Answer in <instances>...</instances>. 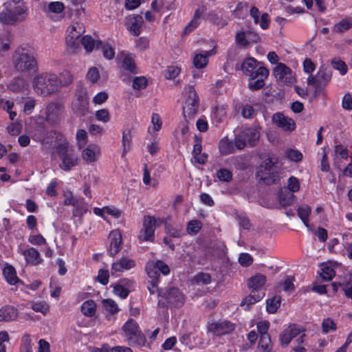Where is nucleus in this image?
Instances as JSON below:
<instances>
[{"label": "nucleus", "mask_w": 352, "mask_h": 352, "mask_svg": "<svg viewBox=\"0 0 352 352\" xmlns=\"http://www.w3.org/2000/svg\"><path fill=\"white\" fill-rule=\"evenodd\" d=\"M316 74L318 76V85L321 91H322L331 80L332 71L329 67L322 65L320 67Z\"/></svg>", "instance_id": "obj_25"}, {"label": "nucleus", "mask_w": 352, "mask_h": 352, "mask_svg": "<svg viewBox=\"0 0 352 352\" xmlns=\"http://www.w3.org/2000/svg\"><path fill=\"white\" fill-rule=\"evenodd\" d=\"M321 270L320 276L324 280H331L336 275L335 270L329 266H324Z\"/></svg>", "instance_id": "obj_56"}, {"label": "nucleus", "mask_w": 352, "mask_h": 352, "mask_svg": "<svg viewBox=\"0 0 352 352\" xmlns=\"http://www.w3.org/2000/svg\"><path fill=\"white\" fill-rule=\"evenodd\" d=\"M84 31V28L76 22H73L68 27L66 43L71 52H75L80 47L79 38Z\"/></svg>", "instance_id": "obj_10"}, {"label": "nucleus", "mask_w": 352, "mask_h": 352, "mask_svg": "<svg viewBox=\"0 0 352 352\" xmlns=\"http://www.w3.org/2000/svg\"><path fill=\"white\" fill-rule=\"evenodd\" d=\"M250 16L253 19L254 24H259L262 30H267L270 27V17L267 12L261 14L258 8L254 6L249 8Z\"/></svg>", "instance_id": "obj_14"}, {"label": "nucleus", "mask_w": 352, "mask_h": 352, "mask_svg": "<svg viewBox=\"0 0 352 352\" xmlns=\"http://www.w3.org/2000/svg\"><path fill=\"white\" fill-rule=\"evenodd\" d=\"M270 326V323L268 320H262L257 322L256 328L259 336L269 335Z\"/></svg>", "instance_id": "obj_60"}, {"label": "nucleus", "mask_w": 352, "mask_h": 352, "mask_svg": "<svg viewBox=\"0 0 352 352\" xmlns=\"http://www.w3.org/2000/svg\"><path fill=\"white\" fill-rule=\"evenodd\" d=\"M109 239L110 245L108 252L110 256H114L121 250L122 246V236L120 230H112L109 235Z\"/></svg>", "instance_id": "obj_16"}, {"label": "nucleus", "mask_w": 352, "mask_h": 352, "mask_svg": "<svg viewBox=\"0 0 352 352\" xmlns=\"http://www.w3.org/2000/svg\"><path fill=\"white\" fill-rule=\"evenodd\" d=\"M206 11V7L204 5L200 6L195 10L192 19L184 30L183 36L189 34L199 25L201 22L202 16Z\"/></svg>", "instance_id": "obj_18"}, {"label": "nucleus", "mask_w": 352, "mask_h": 352, "mask_svg": "<svg viewBox=\"0 0 352 352\" xmlns=\"http://www.w3.org/2000/svg\"><path fill=\"white\" fill-rule=\"evenodd\" d=\"M270 74L269 69L261 65L258 68L254 70L253 72L250 74L248 78V87L251 91H257L264 87L265 85V80L268 78Z\"/></svg>", "instance_id": "obj_8"}, {"label": "nucleus", "mask_w": 352, "mask_h": 352, "mask_svg": "<svg viewBox=\"0 0 352 352\" xmlns=\"http://www.w3.org/2000/svg\"><path fill=\"white\" fill-rule=\"evenodd\" d=\"M56 151L60 161L59 167L61 170L67 172L78 164L80 162L79 157L73 146L69 145L68 142H63L58 144L56 148Z\"/></svg>", "instance_id": "obj_5"}, {"label": "nucleus", "mask_w": 352, "mask_h": 352, "mask_svg": "<svg viewBox=\"0 0 352 352\" xmlns=\"http://www.w3.org/2000/svg\"><path fill=\"white\" fill-rule=\"evenodd\" d=\"M199 106V98L194 87L189 86L188 91V98L185 100L183 107V115L187 122L193 119L197 113Z\"/></svg>", "instance_id": "obj_7"}, {"label": "nucleus", "mask_w": 352, "mask_h": 352, "mask_svg": "<svg viewBox=\"0 0 352 352\" xmlns=\"http://www.w3.org/2000/svg\"><path fill=\"white\" fill-rule=\"evenodd\" d=\"M12 65L19 73L36 72L38 69V63L34 49L30 47H18L12 55Z\"/></svg>", "instance_id": "obj_1"}, {"label": "nucleus", "mask_w": 352, "mask_h": 352, "mask_svg": "<svg viewBox=\"0 0 352 352\" xmlns=\"http://www.w3.org/2000/svg\"><path fill=\"white\" fill-rule=\"evenodd\" d=\"M9 89L14 92H19L26 89L27 83L25 80L21 77L14 78L8 85Z\"/></svg>", "instance_id": "obj_42"}, {"label": "nucleus", "mask_w": 352, "mask_h": 352, "mask_svg": "<svg viewBox=\"0 0 352 352\" xmlns=\"http://www.w3.org/2000/svg\"><path fill=\"white\" fill-rule=\"evenodd\" d=\"M258 348L264 352L272 351V341L270 334L260 336Z\"/></svg>", "instance_id": "obj_49"}, {"label": "nucleus", "mask_w": 352, "mask_h": 352, "mask_svg": "<svg viewBox=\"0 0 352 352\" xmlns=\"http://www.w3.org/2000/svg\"><path fill=\"white\" fill-rule=\"evenodd\" d=\"M272 120L278 127L284 131H292L296 128L294 121L288 117H285L280 112L276 113L272 116Z\"/></svg>", "instance_id": "obj_21"}, {"label": "nucleus", "mask_w": 352, "mask_h": 352, "mask_svg": "<svg viewBox=\"0 0 352 352\" xmlns=\"http://www.w3.org/2000/svg\"><path fill=\"white\" fill-rule=\"evenodd\" d=\"M214 54H215L214 49L195 54L192 60L194 67L198 69L206 67L208 63V58Z\"/></svg>", "instance_id": "obj_24"}, {"label": "nucleus", "mask_w": 352, "mask_h": 352, "mask_svg": "<svg viewBox=\"0 0 352 352\" xmlns=\"http://www.w3.org/2000/svg\"><path fill=\"white\" fill-rule=\"evenodd\" d=\"M80 43L87 52H91L94 47L98 49L99 46L102 45L101 41H94L93 38L89 36H83L80 39Z\"/></svg>", "instance_id": "obj_41"}, {"label": "nucleus", "mask_w": 352, "mask_h": 352, "mask_svg": "<svg viewBox=\"0 0 352 352\" xmlns=\"http://www.w3.org/2000/svg\"><path fill=\"white\" fill-rule=\"evenodd\" d=\"M99 151L100 149L98 146L90 144L82 151V157L87 162H93L96 160V155Z\"/></svg>", "instance_id": "obj_33"}, {"label": "nucleus", "mask_w": 352, "mask_h": 352, "mask_svg": "<svg viewBox=\"0 0 352 352\" xmlns=\"http://www.w3.org/2000/svg\"><path fill=\"white\" fill-rule=\"evenodd\" d=\"M61 107V105L58 103L52 102L49 104L45 110L47 120L52 122L56 121L58 117Z\"/></svg>", "instance_id": "obj_35"}, {"label": "nucleus", "mask_w": 352, "mask_h": 352, "mask_svg": "<svg viewBox=\"0 0 352 352\" xmlns=\"http://www.w3.org/2000/svg\"><path fill=\"white\" fill-rule=\"evenodd\" d=\"M194 280L197 284L208 285L211 283V276L208 273L199 272L195 276Z\"/></svg>", "instance_id": "obj_54"}, {"label": "nucleus", "mask_w": 352, "mask_h": 352, "mask_svg": "<svg viewBox=\"0 0 352 352\" xmlns=\"http://www.w3.org/2000/svg\"><path fill=\"white\" fill-rule=\"evenodd\" d=\"M195 144L193 146V150L192 153L194 155V157L195 159L196 162H197L199 164H206L208 158V154L203 153L201 154L202 151V140L200 137H198L197 135H195L194 138Z\"/></svg>", "instance_id": "obj_27"}, {"label": "nucleus", "mask_w": 352, "mask_h": 352, "mask_svg": "<svg viewBox=\"0 0 352 352\" xmlns=\"http://www.w3.org/2000/svg\"><path fill=\"white\" fill-rule=\"evenodd\" d=\"M159 276L157 272L155 271V289L158 293L160 299L158 301V305L165 306L166 307H181L185 301L184 295L177 287H170L166 290L159 289L157 287Z\"/></svg>", "instance_id": "obj_3"}, {"label": "nucleus", "mask_w": 352, "mask_h": 352, "mask_svg": "<svg viewBox=\"0 0 352 352\" xmlns=\"http://www.w3.org/2000/svg\"><path fill=\"white\" fill-rule=\"evenodd\" d=\"M216 176L222 182H230L232 180L233 173L226 168H221L217 171Z\"/></svg>", "instance_id": "obj_48"}, {"label": "nucleus", "mask_w": 352, "mask_h": 352, "mask_svg": "<svg viewBox=\"0 0 352 352\" xmlns=\"http://www.w3.org/2000/svg\"><path fill=\"white\" fill-rule=\"evenodd\" d=\"M295 278L291 276H286L283 282H280V286L283 287L285 292H293L295 289L294 283Z\"/></svg>", "instance_id": "obj_51"}, {"label": "nucleus", "mask_w": 352, "mask_h": 352, "mask_svg": "<svg viewBox=\"0 0 352 352\" xmlns=\"http://www.w3.org/2000/svg\"><path fill=\"white\" fill-rule=\"evenodd\" d=\"M102 304L105 310L111 314H113L118 311L117 304L111 299L103 300Z\"/></svg>", "instance_id": "obj_58"}, {"label": "nucleus", "mask_w": 352, "mask_h": 352, "mask_svg": "<svg viewBox=\"0 0 352 352\" xmlns=\"http://www.w3.org/2000/svg\"><path fill=\"white\" fill-rule=\"evenodd\" d=\"M17 316V309L12 306L6 305L0 309V322L14 320Z\"/></svg>", "instance_id": "obj_32"}, {"label": "nucleus", "mask_w": 352, "mask_h": 352, "mask_svg": "<svg viewBox=\"0 0 352 352\" xmlns=\"http://www.w3.org/2000/svg\"><path fill=\"white\" fill-rule=\"evenodd\" d=\"M265 292L255 293V292H250V294L243 298L241 302V306L244 307V309L248 311L250 309L252 305L261 301L265 296Z\"/></svg>", "instance_id": "obj_29"}, {"label": "nucleus", "mask_w": 352, "mask_h": 352, "mask_svg": "<svg viewBox=\"0 0 352 352\" xmlns=\"http://www.w3.org/2000/svg\"><path fill=\"white\" fill-rule=\"evenodd\" d=\"M256 114L254 107L248 104L243 105L241 108V115L244 118L250 119Z\"/></svg>", "instance_id": "obj_62"}, {"label": "nucleus", "mask_w": 352, "mask_h": 352, "mask_svg": "<svg viewBox=\"0 0 352 352\" xmlns=\"http://www.w3.org/2000/svg\"><path fill=\"white\" fill-rule=\"evenodd\" d=\"M226 109L223 106L215 107L212 112V118L216 123H221L226 117Z\"/></svg>", "instance_id": "obj_47"}, {"label": "nucleus", "mask_w": 352, "mask_h": 352, "mask_svg": "<svg viewBox=\"0 0 352 352\" xmlns=\"http://www.w3.org/2000/svg\"><path fill=\"white\" fill-rule=\"evenodd\" d=\"M89 102L87 91L82 87L76 89L72 103L73 112L78 116H82L88 112Z\"/></svg>", "instance_id": "obj_9"}, {"label": "nucleus", "mask_w": 352, "mask_h": 352, "mask_svg": "<svg viewBox=\"0 0 352 352\" xmlns=\"http://www.w3.org/2000/svg\"><path fill=\"white\" fill-rule=\"evenodd\" d=\"M249 8L248 2L239 1L235 8L232 11V14L234 18L244 19L247 16Z\"/></svg>", "instance_id": "obj_34"}, {"label": "nucleus", "mask_w": 352, "mask_h": 352, "mask_svg": "<svg viewBox=\"0 0 352 352\" xmlns=\"http://www.w3.org/2000/svg\"><path fill=\"white\" fill-rule=\"evenodd\" d=\"M332 67L339 71L340 75L344 76L347 73L348 67L346 64L339 57H334L331 60Z\"/></svg>", "instance_id": "obj_44"}, {"label": "nucleus", "mask_w": 352, "mask_h": 352, "mask_svg": "<svg viewBox=\"0 0 352 352\" xmlns=\"http://www.w3.org/2000/svg\"><path fill=\"white\" fill-rule=\"evenodd\" d=\"M241 135L245 138L250 146H254L260 138L259 132L254 128L245 129Z\"/></svg>", "instance_id": "obj_31"}, {"label": "nucleus", "mask_w": 352, "mask_h": 352, "mask_svg": "<svg viewBox=\"0 0 352 352\" xmlns=\"http://www.w3.org/2000/svg\"><path fill=\"white\" fill-rule=\"evenodd\" d=\"M219 151L222 155H228L234 153V146L232 140L228 138H222L219 142Z\"/></svg>", "instance_id": "obj_36"}, {"label": "nucleus", "mask_w": 352, "mask_h": 352, "mask_svg": "<svg viewBox=\"0 0 352 352\" xmlns=\"http://www.w3.org/2000/svg\"><path fill=\"white\" fill-rule=\"evenodd\" d=\"M96 305L92 300H89L82 303L81 306L82 313L88 317H92L95 315Z\"/></svg>", "instance_id": "obj_43"}, {"label": "nucleus", "mask_w": 352, "mask_h": 352, "mask_svg": "<svg viewBox=\"0 0 352 352\" xmlns=\"http://www.w3.org/2000/svg\"><path fill=\"white\" fill-rule=\"evenodd\" d=\"M19 252L24 256L26 263L28 265H37L43 261L40 253L34 248L21 250Z\"/></svg>", "instance_id": "obj_22"}, {"label": "nucleus", "mask_w": 352, "mask_h": 352, "mask_svg": "<svg viewBox=\"0 0 352 352\" xmlns=\"http://www.w3.org/2000/svg\"><path fill=\"white\" fill-rule=\"evenodd\" d=\"M3 274L10 285H15L19 281V278L16 276V270L12 265H7L3 268Z\"/></svg>", "instance_id": "obj_38"}, {"label": "nucleus", "mask_w": 352, "mask_h": 352, "mask_svg": "<svg viewBox=\"0 0 352 352\" xmlns=\"http://www.w3.org/2000/svg\"><path fill=\"white\" fill-rule=\"evenodd\" d=\"M124 336L131 346H136L138 347L144 346L145 338L139 329L137 322L129 319L122 327Z\"/></svg>", "instance_id": "obj_6"}, {"label": "nucleus", "mask_w": 352, "mask_h": 352, "mask_svg": "<svg viewBox=\"0 0 352 352\" xmlns=\"http://www.w3.org/2000/svg\"><path fill=\"white\" fill-rule=\"evenodd\" d=\"M32 86L37 94L48 96L58 90L60 81L55 74L45 72L34 78Z\"/></svg>", "instance_id": "obj_2"}, {"label": "nucleus", "mask_w": 352, "mask_h": 352, "mask_svg": "<svg viewBox=\"0 0 352 352\" xmlns=\"http://www.w3.org/2000/svg\"><path fill=\"white\" fill-rule=\"evenodd\" d=\"M281 296H274L266 300V311L269 314H275L280 306Z\"/></svg>", "instance_id": "obj_39"}, {"label": "nucleus", "mask_w": 352, "mask_h": 352, "mask_svg": "<svg viewBox=\"0 0 352 352\" xmlns=\"http://www.w3.org/2000/svg\"><path fill=\"white\" fill-rule=\"evenodd\" d=\"M273 74L277 80L287 85H291L294 81L292 69L284 63H278L273 69Z\"/></svg>", "instance_id": "obj_13"}, {"label": "nucleus", "mask_w": 352, "mask_h": 352, "mask_svg": "<svg viewBox=\"0 0 352 352\" xmlns=\"http://www.w3.org/2000/svg\"><path fill=\"white\" fill-rule=\"evenodd\" d=\"M148 80L144 76L135 77L133 80V88L134 89L140 90L146 87Z\"/></svg>", "instance_id": "obj_55"}, {"label": "nucleus", "mask_w": 352, "mask_h": 352, "mask_svg": "<svg viewBox=\"0 0 352 352\" xmlns=\"http://www.w3.org/2000/svg\"><path fill=\"white\" fill-rule=\"evenodd\" d=\"M74 207L73 214L74 216H82L87 210V206L83 199H76L72 204Z\"/></svg>", "instance_id": "obj_45"}, {"label": "nucleus", "mask_w": 352, "mask_h": 352, "mask_svg": "<svg viewBox=\"0 0 352 352\" xmlns=\"http://www.w3.org/2000/svg\"><path fill=\"white\" fill-rule=\"evenodd\" d=\"M142 23V17L140 15L130 16L126 19V28L128 30L135 36L140 34Z\"/></svg>", "instance_id": "obj_26"}, {"label": "nucleus", "mask_w": 352, "mask_h": 352, "mask_svg": "<svg viewBox=\"0 0 352 352\" xmlns=\"http://www.w3.org/2000/svg\"><path fill=\"white\" fill-rule=\"evenodd\" d=\"M266 281L267 278L265 275L257 273L248 279L247 285L252 292H255V293L265 292Z\"/></svg>", "instance_id": "obj_20"}, {"label": "nucleus", "mask_w": 352, "mask_h": 352, "mask_svg": "<svg viewBox=\"0 0 352 352\" xmlns=\"http://www.w3.org/2000/svg\"><path fill=\"white\" fill-rule=\"evenodd\" d=\"M352 28V19L345 18L336 23L333 27V31L338 33H342Z\"/></svg>", "instance_id": "obj_46"}, {"label": "nucleus", "mask_w": 352, "mask_h": 352, "mask_svg": "<svg viewBox=\"0 0 352 352\" xmlns=\"http://www.w3.org/2000/svg\"><path fill=\"white\" fill-rule=\"evenodd\" d=\"M206 11V7L204 5L200 6L195 10L192 19L184 30L183 36L189 34L199 25L201 22L202 16Z\"/></svg>", "instance_id": "obj_19"}, {"label": "nucleus", "mask_w": 352, "mask_h": 352, "mask_svg": "<svg viewBox=\"0 0 352 352\" xmlns=\"http://www.w3.org/2000/svg\"><path fill=\"white\" fill-rule=\"evenodd\" d=\"M121 65L122 67L131 73L138 74V68L135 62V56L130 53L122 52L120 54Z\"/></svg>", "instance_id": "obj_23"}, {"label": "nucleus", "mask_w": 352, "mask_h": 352, "mask_svg": "<svg viewBox=\"0 0 352 352\" xmlns=\"http://www.w3.org/2000/svg\"><path fill=\"white\" fill-rule=\"evenodd\" d=\"M277 163L278 158L274 160L271 154L267 155V157L263 161L256 174L259 183L270 186L280 180L278 172L274 170V167Z\"/></svg>", "instance_id": "obj_4"}, {"label": "nucleus", "mask_w": 352, "mask_h": 352, "mask_svg": "<svg viewBox=\"0 0 352 352\" xmlns=\"http://www.w3.org/2000/svg\"><path fill=\"white\" fill-rule=\"evenodd\" d=\"M102 49V54L104 57L108 60H111L115 56V52L113 48L109 44H103L102 43V45L99 46L100 49Z\"/></svg>", "instance_id": "obj_59"}, {"label": "nucleus", "mask_w": 352, "mask_h": 352, "mask_svg": "<svg viewBox=\"0 0 352 352\" xmlns=\"http://www.w3.org/2000/svg\"><path fill=\"white\" fill-rule=\"evenodd\" d=\"M47 9L50 12L59 14L65 9V6L62 2H51L47 5Z\"/></svg>", "instance_id": "obj_64"}, {"label": "nucleus", "mask_w": 352, "mask_h": 352, "mask_svg": "<svg viewBox=\"0 0 352 352\" xmlns=\"http://www.w3.org/2000/svg\"><path fill=\"white\" fill-rule=\"evenodd\" d=\"M287 188L292 192H298L300 189L299 180L296 177L291 176L288 179Z\"/></svg>", "instance_id": "obj_63"}, {"label": "nucleus", "mask_w": 352, "mask_h": 352, "mask_svg": "<svg viewBox=\"0 0 352 352\" xmlns=\"http://www.w3.org/2000/svg\"><path fill=\"white\" fill-rule=\"evenodd\" d=\"M12 3H8L6 9L0 13V21L5 24L12 25L18 21L17 14L12 10Z\"/></svg>", "instance_id": "obj_30"}, {"label": "nucleus", "mask_w": 352, "mask_h": 352, "mask_svg": "<svg viewBox=\"0 0 352 352\" xmlns=\"http://www.w3.org/2000/svg\"><path fill=\"white\" fill-rule=\"evenodd\" d=\"M154 223L153 217L148 215L145 216L143 221V228L140 230L138 240L140 242L153 241L154 237Z\"/></svg>", "instance_id": "obj_12"}, {"label": "nucleus", "mask_w": 352, "mask_h": 352, "mask_svg": "<svg viewBox=\"0 0 352 352\" xmlns=\"http://www.w3.org/2000/svg\"><path fill=\"white\" fill-rule=\"evenodd\" d=\"M201 228V223L198 220H191L188 223L187 231L189 234H197Z\"/></svg>", "instance_id": "obj_61"}, {"label": "nucleus", "mask_w": 352, "mask_h": 352, "mask_svg": "<svg viewBox=\"0 0 352 352\" xmlns=\"http://www.w3.org/2000/svg\"><path fill=\"white\" fill-rule=\"evenodd\" d=\"M336 322L330 318H324L322 323V332L324 333H327L330 331L336 329Z\"/></svg>", "instance_id": "obj_57"}, {"label": "nucleus", "mask_w": 352, "mask_h": 352, "mask_svg": "<svg viewBox=\"0 0 352 352\" xmlns=\"http://www.w3.org/2000/svg\"><path fill=\"white\" fill-rule=\"evenodd\" d=\"M132 134L131 129H126L122 131V144L123 151L122 157H124L126 153L131 149Z\"/></svg>", "instance_id": "obj_40"}, {"label": "nucleus", "mask_w": 352, "mask_h": 352, "mask_svg": "<svg viewBox=\"0 0 352 352\" xmlns=\"http://www.w3.org/2000/svg\"><path fill=\"white\" fill-rule=\"evenodd\" d=\"M261 65H263V63L258 62L254 58L248 57L242 61L240 65V69L242 71L243 74L248 78L250 74L253 72L256 68H258Z\"/></svg>", "instance_id": "obj_28"}, {"label": "nucleus", "mask_w": 352, "mask_h": 352, "mask_svg": "<svg viewBox=\"0 0 352 352\" xmlns=\"http://www.w3.org/2000/svg\"><path fill=\"white\" fill-rule=\"evenodd\" d=\"M188 123L189 122H187L186 120L184 122H181L174 131V135L177 137L179 133H180L184 139L186 138V136L189 133Z\"/></svg>", "instance_id": "obj_52"}, {"label": "nucleus", "mask_w": 352, "mask_h": 352, "mask_svg": "<svg viewBox=\"0 0 352 352\" xmlns=\"http://www.w3.org/2000/svg\"><path fill=\"white\" fill-rule=\"evenodd\" d=\"M311 212V208L307 204L301 205L297 209L298 216L301 220L306 221L307 218H309Z\"/></svg>", "instance_id": "obj_53"}, {"label": "nucleus", "mask_w": 352, "mask_h": 352, "mask_svg": "<svg viewBox=\"0 0 352 352\" xmlns=\"http://www.w3.org/2000/svg\"><path fill=\"white\" fill-rule=\"evenodd\" d=\"M135 265V261L133 258L122 256L112 263L111 273L112 275H116L117 273H121L133 268Z\"/></svg>", "instance_id": "obj_15"}, {"label": "nucleus", "mask_w": 352, "mask_h": 352, "mask_svg": "<svg viewBox=\"0 0 352 352\" xmlns=\"http://www.w3.org/2000/svg\"><path fill=\"white\" fill-rule=\"evenodd\" d=\"M145 272L150 280L147 282V288L151 294L154 293V261L149 260L145 266Z\"/></svg>", "instance_id": "obj_37"}, {"label": "nucleus", "mask_w": 352, "mask_h": 352, "mask_svg": "<svg viewBox=\"0 0 352 352\" xmlns=\"http://www.w3.org/2000/svg\"><path fill=\"white\" fill-rule=\"evenodd\" d=\"M235 329L234 323L228 320H218L208 322L207 329L215 336L231 333Z\"/></svg>", "instance_id": "obj_11"}, {"label": "nucleus", "mask_w": 352, "mask_h": 352, "mask_svg": "<svg viewBox=\"0 0 352 352\" xmlns=\"http://www.w3.org/2000/svg\"><path fill=\"white\" fill-rule=\"evenodd\" d=\"M287 158L291 162H300L303 159L302 153L298 149L289 148L285 152Z\"/></svg>", "instance_id": "obj_50"}, {"label": "nucleus", "mask_w": 352, "mask_h": 352, "mask_svg": "<svg viewBox=\"0 0 352 352\" xmlns=\"http://www.w3.org/2000/svg\"><path fill=\"white\" fill-rule=\"evenodd\" d=\"M206 11V7L204 5L200 6L195 10L192 19L184 30L183 36L189 34L199 25L201 22L202 16Z\"/></svg>", "instance_id": "obj_17"}]
</instances>
